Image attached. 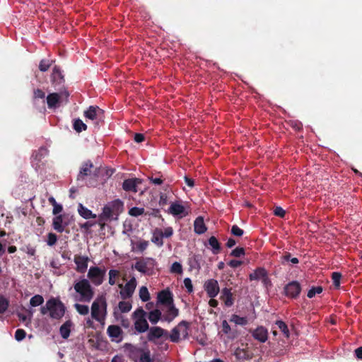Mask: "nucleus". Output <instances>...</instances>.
<instances>
[{"label": "nucleus", "instance_id": "64", "mask_svg": "<svg viewBox=\"0 0 362 362\" xmlns=\"http://www.w3.org/2000/svg\"><path fill=\"white\" fill-rule=\"evenodd\" d=\"M231 331L230 326L226 320L222 322V332L226 334H230Z\"/></svg>", "mask_w": 362, "mask_h": 362}, {"label": "nucleus", "instance_id": "45", "mask_svg": "<svg viewBox=\"0 0 362 362\" xmlns=\"http://www.w3.org/2000/svg\"><path fill=\"white\" fill-rule=\"evenodd\" d=\"M132 304L127 301H120L118 304V308L122 313H128L132 309Z\"/></svg>", "mask_w": 362, "mask_h": 362}, {"label": "nucleus", "instance_id": "50", "mask_svg": "<svg viewBox=\"0 0 362 362\" xmlns=\"http://www.w3.org/2000/svg\"><path fill=\"white\" fill-rule=\"evenodd\" d=\"M230 320L240 325H245L247 322L245 317H240L237 315H233Z\"/></svg>", "mask_w": 362, "mask_h": 362}, {"label": "nucleus", "instance_id": "14", "mask_svg": "<svg viewBox=\"0 0 362 362\" xmlns=\"http://www.w3.org/2000/svg\"><path fill=\"white\" fill-rule=\"evenodd\" d=\"M158 302L167 306L174 305L172 292L168 289L160 291L158 294Z\"/></svg>", "mask_w": 362, "mask_h": 362}, {"label": "nucleus", "instance_id": "28", "mask_svg": "<svg viewBox=\"0 0 362 362\" xmlns=\"http://www.w3.org/2000/svg\"><path fill=\"white\" fill-rule=\"evenodd\" d=\"M148 318L152 324L155 325L159 320H162V318H163L162 313L160 310L155 309L148 313Z\"/></svg>", "mask_w": 362, "mask_h": 362}, {"label": "nucleus", "instance_id": "8", "mask_svg": "<svg viewBox=\"0 0 362 362\" xmlns=\"http://www.w3.org/2000/svg\"><path fill=\"white\" fill-rule=\"evenodd\" d=\"M136 280L135 277H132L125 285L119 284V287L122 288L120 296L123 300L129 298L132 296L136 287Z\"/></svg>", "mask_w": 362, "mask_h": 362}, {"label": "nucleus", "instance_id": "24", "mask_svg": "<svg viewBox=\"0 0 362 362\" xmlns=\"http://www.w3.org/2000/svg\"><path fill=\"white\" fill-rule=\"evenodd\" d=\"M168 212L173 216H180L182 217L183 215L185 216V207L177 202H173L170 204Z\"/></svg>", "mask_w": 362, "mask_h": 362}, {"label": "nucleus", "instance_id": "40", "mask_svg": "<svg viewBox=\"0 0 362 362\" xmlns=\"http://www.w3.org/2000/svg\"><path fill=\"white\" fill-rule=\"evenodd\" d=\"M74 307L76 311L81 315H86L89 313V307L86 305H82L79 303H75Z\"/></svg>", "mask_w": 362, "mask_h": 362}, {"label": "nucleus", "instance_id": "10", "mask_svg": "<svg viewBox=\"0 0 362 362\" xmlns=\"http://www.w3.org/2000/svg\"><path fill=\"white\" fill-rule=\"evenodd\" d=\"M204 288L208 297L210 298L216 297L220 292L218 282L214 279H210L206 281L204 284Z\"/></svg>", "mask_w": 362, "mask_h": 362}, {"label": "nucleus", "instance_id": "3", "mask_svg": "<svg viewBox=\"0 0 362 362\" xmlns=\"http://www.w3.org/2000/svg\"><path fill=\"white\" fill-rule=\"evenodd\" d=\"M48 304L51 318L60 320L64 317L66 308L59 299L52 297L48 300Z\"/></svg>", "mask_w": 362, "mask_h": 362}, {"label": "nucleus", "instance_id": "4", "mask_svg": "<svg viewBox=\"0 0 362 362\" xmlns=\"http://www.w3.org/2000/svg\"><path fill=\"white\" fill-rule=\"evenodd\" d=\"M107 303L104 298L94 300L91 305V317L96 321L100 322L106 315Z\"/></svg>", "mask_w": 362, "mask_h": 362}, {"label": "nucleus", "instance_id": "15", "mask_svg": "<svg viewBox=\"0 0 362 362\" xmlns=\"http://www.w3.org/2000/svg\"><path fill=\"white\" fill-rule=\"evenodd\" d=\"M230 288L225 287L221 291L220 299L223 301L224 305L229 308L234 303V298Z\"/></svg>", "mask_w": 362, "mask_h": 362}, {"label": "nucleus", "instance_id": "19", "mask_svg": "<svg viewBox=\"0 0 362 362\" xmlns=\"http://www.w3.org/2000/svg\"><path fill=\"white\" fill-rule=\"evenodd\" d=\"M124 347L129 353V357L134 362H137L143 349L131 344H126Z\"/></svg>", "mask_w": 362, "mask_h": 362}, {"label": "nucleus", "instance_id": "18", "mask_svg": "<svg viewBox=\"0 0 362 362\" xmlns=\"http://www.w3.org/2000/svg\"><path fill=\"white\" fill-rule=\"evenodd\" d=\"M74 262L76 264V271L79 273H84L88 268V257L76 255Z\"/></svg>", "mask_w": 362, "mask_h": 362}, {"label": "nucleus", "instance_id": "2", "mask_svg": "<svg viewBox=\"0 0 362 362\" xmlns=\"http://www.w3.org/2000/svg\"><path fill=\"white\" fill-rule=\"evenodd\" d=\"M75 291L79 295L78 300L81 302L89 303L94 296V291L89 281L83 279L74 285Z\"/></svg>", "mask_w": 362, "mask_h": 362}, {"label": "nucleus", "instance_id": "43", "mask_svg": "<svg viewBox=\"0 0 362 362\" xmlns=\"http://www.w3.org/2000/svg\"><path fill=\"white\" fill-rule=\"evenodd\" d=\"M282 264H284L285 262H291L292 264H298L299 262V260L296 257H291V253L286 252L282 256Z\"/></svg>", "mask_w": 362, "mask_h": 362}, {"label": "nucleus", "instance_id": "39", "mask_svg": "<svg viewBox=\"0 0 362 362\" xmlns=\"http://www.w3.org/2000/svg\"><path fill=\"white\" fill-rule=\"evenodd\" d=\"M132 316L135 321L136 320L146 319V313L142 308H139L132 313Z\"/></svg>", "mask_w": 362, "mask_h": 362}, {"label": "nucleus", "instance_id": "16", "mask_svg": "<svg viewBox=\"0 0 362 362\" xmlns=\"http://www.w3.org/2000/svg\"><path fill=\"white\" fill-rule=\"evenodd\" d=\"M51 80L52 85L56 87L57 86H61L64 83V77L62 74L59 66H54L52 69V73L51 75Z\"/></svg>", "mask_w": 362, "mask_h": 362}, {"label": "nucleus", "instance_id": "62", "mask_svg": "<svg viewBox=\"0 0 362 362\" xmlns=\"http://www.w3.org/2000/svg\"><path fill=\"white\" fill-rule=\"evenodd\" d=\"M274 214L276 216L284 218L286 215V211L281 206H276V207H275V209L274 210Z\"/></svg>", "mask_w": 362, "mask_h": 362}, {"label": "nucleus", "instance_id": "1", "mask_svg": "<svg viewBox=\"0 0 362 362\" xmlns=\"http://www.w3.org/2000/svg\"><path fill=\"white\" fill-rule=\"evenodd\" d=\"M99 176V168L94 167L90 160H87L81 164L79 173L77 175V181H83L88 178L86 185L89 187H95L98 184Z\"/></svg>", "mask_w": 362, "mask_h": 362}, {"label": "nucleus", "instance_id": "11", "mask_svg": "<svg viewBox=\"0 0 362 362\" xmlns=\"http://www.w3.org/2000/svg\"><path fill=\"white\" fill-rule=\"evenodd\" d=\"M104 111L98 106H90L87 110L84 112V117L92 121L98 123L103 118Z\"/></svg>", "mask_w": 362, "mask_h": 362}, {"label": "nucleus", "instance_id": "59", "mask_svg": "<svg viewBox=\"0 0 362 362\" xmlns=\"http://www.w3.org/2000/svg\"><path fill=\"white\" fill-rule=\"evenodd\" d=\"M189 323L185 321V325L182 326V329H180V334L182 335L183 339H187L189 336L188 329H189Z\"/></svg>", "mask_w": 362, "mask_h": 362}, {"label": "nucleus", "instance_id": "47", "mask_svg": "<svg viewBox=\"0 0 362 362\" xmlns=\"http://www.w3.org/2000/svg\"><path fill=\"white\" fill-rule=\"evenodd\" d=\"M9 305L8 300L2 296H0V314H4Z\"/></svg>", "mask_w": 362, "mask_h": 362}, {"label": "nucleus", "instance_id": "37", "mask_svg": "<svg viewBox=\"0 0 362 362\" xmlns=\"http://www.w3.org/2000/svg\"><path fill=\"white\" fill-rule=\"evenodd\" d=\"M113 210L110 206H105L103 209V213L100 214V219L108 220L112 216Z\"/></svg>", "mask_w": 362, "mask_h": 362}, {"label": "nucleus", "instance_id": "48", "mask_svg": "<svg viewBox=\"0 0 362 362\" xmlns=\"http://www.w3.org/2000/svg\"><path fill=\"white\" fill-rule=\"evenodd\" d=\"M287 124L295 131H300L303 129L302 123L298 120H289Z\"/></svg>", "mask_w": 362, "mask_h": 362}, {"label": "nucleus", "instance_id": "30", "mask_svg": "<svg viewBox=\"0 0 362 362\" xmlns=\"http://www.w3.org/2000/svg\"><path fill=\"white\" fill-rule=\"evenodd\" d=\"M209 245L211 247L214 255H217L221 252V244L215 236H211L209 238Z\"/></svg>", "mask_w": 362, "mask_h": 362}, {"label": "nucleus", "instance_id": "27", "mask_svg": "<svg viewBox=\"0 0 362 362\" xmlns=\"http://www.w3.org/2000/svg\"><path fill=\"white\" fill-rule=\"evenodd\" d=\"M135 329L139 333H144L149 329L146 319L136 320L134 322Z\"/></svg>", "mask_w": 362, "mask_h": 362}, {"label": "nucleus", "instance_id": "42", "mask_svg": "<svg viewBox=\"0 0 362 362\" xmlns=\"http://www.w3.org/2000/svg\"><path fill=\"white\" fill-rule=\"evenodd\" d=\"M52 62V60H49L46 59H42L39 64V69L43 72L47 71L51 66Z\"/></svg>", "mask_w": 362, "mask_h": 362}, {"label": "nucleus", "instance_id": "26", "mask_svg": "<svg viewBox=\"0 0 362 362\" xmlns=\"http://www.w3.org/2000/svg\"><path fill=\"white\" fill-rule=\"evenodd\" d=\"M73 325L72 322L69 320L66 321L59 328V333L62 337L66 339L70 336L71 327Z\"/></svg>", "mask_w": 362, "mask_h": 362}, {"label": "nucleus", "instance_id": "33", "mask_svg": "<svg viewBox=\"0 0 362 362\" xmlns=\"http://www.w3.org/2000/svg\"><path fill=\"white\" fill-rule=\"evenodd\" d=\"M275 325L287 339L290 337V332L287 325L282 320H276Z\"/></svg>", "mask_w": 362, "mask_h": 362}, {"label": "nucleus", "instance_id": "31", "mask_svg": "<svg viewBox=\"0 0 362 362\" xmlns=\"http://www.w3.org/2000/svg\"><path fill=\"white\" fill-rule=\"evenodd\" d=\"M151 241L158 247H162L163 245V235L161 230L156 229L153 232V236L151 238Z\"/></svg>", "mask_w": 362, "mask_h": 362}, {"label": "nucleus", "instance_id": "58", "mask_svg": "<svg viewBox=\"0 0 362 362\" xmlns=\"http://www.w3.org/2000/svg\"><path fill=\"white\" fill-rule=\"evenodd\" d=\"M231 233L235 236L240 237L243 235L244 231L240 228L237 225H234L231 228Z\"/></svg>", "mask_w": 362, "mask_h": 362}, {"label": "nucleus", "instance_id": "36", "mask_svg": "<svg viewBox=\"0 0 362 362\" xmlns=\"http://www.w3.org/2000/svg\"><path fill=\"white\" fill-rule=\"evenodd\" d=\"M109 281L108 283L110 285L113 286L116 283V279H118L119 276V272L116 269H110L109 271Z\"/></svg>", "mask_w": 362, "mask_h": 362}, {"label": "nucleus", "instance_id": "49", "mask_svg": "<svg viewBox=\"0 0 362 362\" xmlns=\"http://www.w3.org/2000/svg\"><path fill=\"white\" fill-rule=\"evenodd\" d=\"M323 289H322V287L319 286H316V287H312L308 292V294H307V296L309 298H313L315 294H320L322 292Z\"/></svg>", "mask_w": 362, "mask_h": 362}, {"label": "nucleus", "instance_id": "13", "mask_svg": "<svg viewBox=\"0 0 362 362\" xmlns=\"http://www.w3.org/2000/svg\"><path fill=\"white\" fill-rule=\"evenodd\" d=\"M141 184V180L139 178H129L124 180L122 183V189L126 192H137L138 185Z\"/></svg>", "mask_w": 362, "mask_h": 362}, {"label": "nucleus", "instance_id": "29", "mask_svg": "<svg viewBox=\"0 0 362 362\" xmlns=\"http://www.w3.org/2000/svg\"><path fill=\"white\" fill-rule=\"evenodd\" d=\"M267 270L263 267H258L252 273L250 274L249 279L250 281L262 279L266 276Z\"/></svg>", "mask_w": 362, "mask_h": 362}, {"label": "nucleus", "instance_id": "20", "mask_svg": "<svg viewBox=\"0 0 362 362\" xmlns=\"http://www.w3.org/2000/svg\"><path fill=\"white\" fill-rule=\"evenodd\" d=\"M168 310L163 315L162 320L171 322L179 315V310L175 308V305L168 306Z\"/></svg>", "mask_w": 362, "mask_h": 362}, {"label": "nucleus", "instance_id": "17", "mask_svg": "<svg viewBox=\"0 0 362 362\" xmlns=\"http://www.w3.org/2000/svg\"><path fill=\"white\" fill-rule=\"evenodd\" d=\"M107 333L112 341L119 342L122 339V330L117 325H110L107 329Z\"/></svg>", "mask_w": 362, "mask_h": 362}, {"label": "nucleus", "instance_id": "60", "mask_svg": "<svg viewBox=\"0 0 362 362\" xmlns=\"http://www.w3.org/2000/svg\"><path fill=\"white\" fill-rule=\"evenodd\" d=\"M184 285L185 287L187 288V291L189 293H191L193 292V285L192 283V280L189 278H185L184 279Z\"/></svg>", "mask_w": 362, "mask_h": 362}, {"label": "nucleus", "instance_id": "38", "mask_svg": "<svg viewBox=\"0 0 362 362\" xmlns=\"http://www.w3.org/2000/svg\"><path fill=\"white\" fill-rule=\"evenodd\" d=\"M44 303V298L41 295H35L30 298V304L33 307L41 305Z\"/></svg>", "mask_w": 362, "mask_h": 362}, {"label": "nucleus", "instance_id": "23", "mask_svg": "<svg viewBox=\"0 0 362 362\" xmlns=\"http://www.w3.org/2000/svg\"><path fill=\"white\" fill-rule=\"evenodd\" d=\"M207 230V228L204 223V221L202 216H198L194 221V233L201 235L204 233Z\"/></svg>", "mask_w": 362, "mask_h": 362}, {"label": "nucleus", "instance_id": "56", "mask_svg": "<svg viewBox=\"0 0 362 362\" xmlns=\"http://www.w3.org/2000/svg\"><path fill=\"white\" fill-rule=\"evenodd\" d=\"M230 255L235 257H240L245 255V249L243 247H236L230 252Z\"/></svg>", "mask_w": 362, "mask_h": 362}, {"label": "nucleus", "instance_id": "34", "mask_svg": "<svg viewBox=\"0 0 362 362\" xmlns=\"http://www.w3.org/2000/svg\"><path fill=\"white\" fill-rule=\"evenodd\" d=\"M47 153V149L45 147H40L37 151H35L32 157L37 161H40L42 158Z\"/></svg>", "mask_w": 362, "mask_h": 362}, {"label": "nucleus", "instance_id": "61", "mask_svg": "<svg viewBox=\"0 0 362 362\" xmlns=\"http://www.w3.org/2000/svg\"><path fill=\"white\" fill-rule=\"evenodd\" d=\"M97 223L96 221H86V223L81 224L80 228L83 229L85 232H88L90 228Z\"/></svg>", "mask_w": 362, "mask_h": 362}, {"label": "nucleus", "instance_id": "46", "mask_svg": "<svg viewBox=\"0 0 362 362\" xmlns=\"http://www.w3.org/2000/svg\"><path fill=\"white\" fill-rule=\"evenodd\" d=\"M123 202L119 199H115L111 202L110 206L112 207L113 211L119 212L123 209Z\"/></svg>", "mask_w": 362, "mask_h": 362}, {"label": "nucleus", "instance_id": "22", "mask_svg": "<svg viewBox=\"0 0 362 362\" xmlns=\"http://www.w3.org/2000/svg\"><path fill=\"white\" fill-rule=\"evenodd\" d=\"M182 325H185V320H182L171 330V334H170L169 338L172 342L177 343L180 341V329H182Z\"/></svg>", "mask_w": 362, "mask_h": 362}, {"label": "nucleus", "instance_id": "12", "mask_svg": "<svg viewBox=\"0 0 362 362\" xmlns=\"http://www.w3.org/2000/svg\"><path fill=\"white\" fill-rule=\"evenodd\" d=\"M252 337L260 343H264L268 339V329L264 326H258L255 329H250Z\"/></svg>", "mask_w": 362, "mask_h": 362}, {"label": "nucleus", "instance_id": "55", "mask_svg": "<svg viewBox=\"0 0 362 362\" xmlns=\"http://www.w3.org/2000/svg\"><path fill=\"white\" fill-rule=\"evenodd\" d=\"M26 336V332L23 329H18L15 332V339L16 340L20 341L25 339Z\"/></svg>", "mask_w": 362, "mask_h": 362}, {"label": "nucleus", "instance_id": "57", "mask_svg": "<svg viewBox=\"0 0 362 362\" xmlns=\"http://www.w3.org/2000/svg\"><path fill=\"white\" fill-rule=\"evenodd\" d=\"M148 246V241L147 240H141L137 243L136 244V248L140 252H144L146 250V248Z\"/></svg>", "mask_w": 362, "mask_h": 362}, {"label": "nucleus", "instance_id": "7", "mask_svg": "<svg viewBox=\"0 0 362 362\" xmlns=\"http://www.w3.org/2000/svg\"><path fill=\"white\" fill-rule=\"evenodd\" d=\"M301 290L300 284L297 281H292L285 285L284 293L286 297L296 299L299 297Z\"/></svg>", "mask_w": 362, "mask_h": 362}, {"label": "nucleus", "instance_id": "63", "mask_svg": "<svg viewBox=\"0 0 362 362\" xmlns=\"http://www.w3.org/2000/svg\"><path fill=\"white\" fill-rule=\"evenodd\" d=\"M45 97V93L42 90H41L40 88H37V89L34 90L33 98L35 99H36V98L44 99Z\"/></svg>", "mask_w": 362, "mask_h": 362}, {"label": "nucleus", "instance_id": "9", "mask_svg": "<svg viewBox=\"0 0 362 362\" xmlns=\"http://www.w3.org/2000/svg\"><path fill=\"white\" fill-rule=\"evenodd\" d=\"M69 93L66 90L62 91L60 93H49L47 96V103L49 109H55L58 107L61 98H68Z\"/></svg>", "mask_w": 362, "mask_h": 362}, {"label": "nucleus", "instance_id": "41", "mask_svg": "<svg viewBox=\"0 0 362 362\" xmlns=\"http://www.w3.org/2000/svg\"><path fill=\"white\" fill-rule=\"evenodd\" d=\"M139 298L143 302H146L150 299V293L146 286H141L140 288Z\"/></svg>", "mask_w": 362, "mask_h": 362}, {"label": "nucleus", "instance_id": "5", "mask_svg": "<svg viewBox=\"0 0 362 362\" xmlns=\"http://www.w3.org/2000/svg\"><path fill=\"white\" fill-rule=\"evenodd\" d=\"M156 264V262L154 259L148 257L137 261L134 268L142 274L150 275L152 274Z\"/></svg>", "mask_w": 362, "mask_h": 362}, {"label": "nucleus", "instance_id": "53", "mask_svg": "<svg viewBox=\"0 0 362 362\" xmlns=\"http://www.w3.org/2000/svg\"><path fill=\"white\" fill-rule=\"evenodd\" d=\"M137 362H153L149 351L142 352Z\"/></svg>", "mask_w": 362, "mask_h": 362}, {"label": "nucleus", "instance_id": "54", "mask_svg": "<svg viewBox=\"0 0 362 362\" xmlns=\"http://www.w3.org/2000/svg\"><path fill=\"white\" fill-rule=\"evenodd\" d=\"M57 241V236L56 234H54L53 233H48L47 240V243L48 245L53 246L54 245L56 244Z\"/></svg>", "mask_w": 362, "mask_h": 362}, {"label": "nucleus", "instance_id": "51", "mask_svg": "<svg viewBox=\"0 0 362 362\" xmlns=\"http://www.w3.org/2000/svg\"><path fill=\"white\" fill-rule=\"evenodd\" d=\"M341 278V274L339 272H333L332 274V279L333 282V285L335 288H339L340 286V279Z\"/></svg>", "mask_w": 362, "mask_h": 362}, {"label": "nucleus", "instance_id": "25", "mask_svg": "<svg viewBox=\"0 0 362 362\" xmlns=\"http://www.w3.org/2000/svg\"><path fill=\"white\" fill-rule=\"evenodd\" d=\"M78 212L79 215L85 219L96 218V215L93 214L90 209L84 206L82 204H78Z\"/></svg>", "mask_w": 362, "mask_h": 362}, {"label": "nucleus", "instance_id": "21", "mask_svg": "<svg viewBox=\"0 0 362 362\" xmlns=\"http://www.w3.org/2000/svg\"><path fill=\"white\" fill-rule=\"evenodd\" d=\"M165 334H167V331L163 328L160 327H153L149 329L147 338L148 341H152L162 337Z\"/></svg>", "mask_w": 362, "mask_h": 362}, {"label": "nucleus", "instance_id": "35", "mask_svg": "<svg viewBox=\"0 0 362 362\" xmlns=\"http://www.w3.org/2000/svg\"><path fill=\"white\" fill-rule=\"evenodd\" d=\"M73 127L77 132H81L87 129V125L80 119H74Z\"/></svg>", "mask_w": 362, "mask_h": 362}, {"label": "nucleus", "instance_id": "32", "mask_svg": "<svg viewBox=\"0 0 362 362\" xmlns=\"http://www.w3.org/2000/svg\"><path fill=\"white\" fill-rule=\"evenodd\" d=\"M62 223L63 218L61 215L54 217L52 223L54 229L59 233H62L64 230V227L62 225Z\"/></svg>", "mask_w": 362, "mask_h": 362}, {"label": "nucleus", "instance_id": "52", "mask_svg": "<svg viewBox=\"0 0 362 362\" xmlns=\"http://www.w3.org/2000/svg\"><path fill=\"white\" fill-rule=\"evenodd\" d=\"M182 264L177 262H174L170 267V272L181 274L182 273Z\"/></svg>", "mask_w": 362, "mask_h": 362}, {"label": "nucleus", "instance_id": "44", "mask_svg": "<svg viewBox=\"0 0 362 362\" xmlns=\"http://www.w3.org/2000/svg\"><path fill=\"white\" fill-rule=\"evenodd\" d=\"M145 212V210L144 208H140V207H136V206H134V207H132L129 210V212L128 214L131 216H134V217H138L142 214H144Z\"/></svg>", "mask_w": 362, "mask_h": 362}, {"label": "nucleus", "instance_id": "6", "mask_svg": "<svg viewBox=\"0 0 362 362\" xmlns=\"http://www.w3.org/2000/svg\"><path fill=\"white\" fill-rule=\"evenodd\" d=\"M105 272V269H101L98 267H91L87 276L94 285L100 286L103 282Z\"/></svg>", "mask_w": 362, "mask_h": 362}]
</instances>
